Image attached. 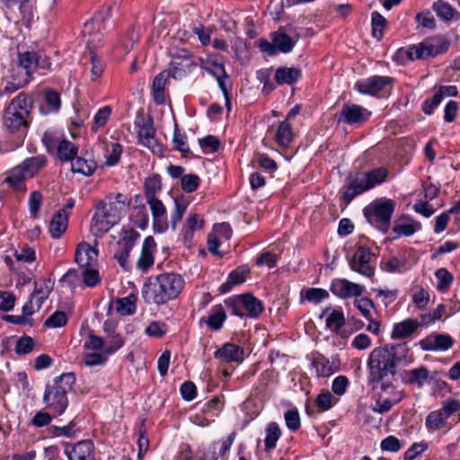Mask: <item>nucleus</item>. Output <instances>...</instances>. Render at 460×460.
I'll use <instances>...</instances> for the list:
<instances>
[{
  "label": "nucleus",
  "instance_id": "nucleus-1",
  "mask_svg": "<svg viewBox=\"0 0 460 460\" xmlns=\"http://www.w3.org/2000/svg\"><path fill=\"white\" fill-rule=\"evenodd\" d=\"M130 205L129 199L122 193H111L95 207L91 231L94 235H102L119 224Z\"/></svg>",
  "mask_w": 460,
  "mask_h": 460
},
{
  "label": "nucleus",
  "instance_id": "nucleus-2",
  "mask_svg": "<svg viewBox=\"0 0 460 460\" xmlns=\"http://www.w3.org/2000/svg\"><path fill=\"white\" fill-rule=\"evenodd\" d=\"M111 16V7L107 6L102 12L95 14L90 21L86 22L83 28V35L89 48L91 61V78L97 80L103 72L104 64L102 58L93 49H96L102 41L104 32L106 31L105 21Z\"/></svg>",
  "mask_w": 460,
  "mask_h": 460
},
{
  "label": "nucleus",
  "instance_id": "nucleus-3",
  "mask_svg": "<svg viewBox=\"0 0 460 460\" xmlns=\"http://www.w3.org/2000/svg\"><path fill=\"white\" fill-rule=\"evenodd\" d=\"M185 281L177 273H162L153 281L146 283L142 288V296L146 303L158 305L175 299L182 291Z\"/></svg>",
  "mask_w": 460,
  "mask_h": 460
},
{
  "label": "nucleus",
  "instance_id": "nucleus-4",
  "mask_svg": "<svg viewBox=\"0 0 460 460\" xmlns=\"http://www.w3.org/2000/svg\"><path fill=\"white\" fill-rule=\"evenodd\" d=\"M75 377L72 373L62 374L45 386L43 402L45 407L57 415L64 413L68 405L67 394L73 389Z\"/></svg>",
  "mask_w": 460,
  "mask_h": 460
},
{
  "label": "nucleus",
  "instance_id": "nucleus-5",
  "mask_svg": "<svg viewBox=\"0 0 460 460\" xmlns=\"http://www.w3.org/2000/svg\"><path fill=\"white\" fill-rule=\"evenodd\" d=\"M31 108V98L25 93L18 94L4 112V127L11 133L25 134L29 128Z\"/></svg>",
  "mask_w": 460,
  "mask_h": 460
},
{
  "label": "nucleus",
  "instance_id": "nucleus-6",
  "mask_svg": "<svg viewBox=\"0 0 460 460\" xmlns=\"http://www.w3.org/2000/svg\"><path fill=\"white\" fill-rule=\"evenodd\" d=\"M459 411V400L450 397L443 401L439 409L430 411L425 418V427L428 432L450 430L456 422L449 420V418Z\"/></svg>",
  "mask_w": 460,
  "mask_h": 460
},
{
  "label": "nucleus",
  "instance_id": "nucleus-7",
  "mask_svg": "<svg viewBox=\"0 0 460 460\" xmlns=\"http://www.w3.org/2000/svg\"><path fill=\"white\" fill-rule=\"evenodd\" d=\"M45 164L44 155L27 158L11 170L4 181L14 190L24 192L26 190L25 181L32 178Z\"/></svg>",
  "mask_w": 460,
  "mask_h": 460
},
{
  "label": "nucleus",
  "instance_id": "nucleus-8",
  "mask_svg": "<svg viewBox=\"0 0 460 460\" xmlns=\"http://www.w3.org/2000/svg\"><path fill=\"white\" fill-rule=\"evenodd\" d=\"M394 208L395 202L393 199L382 198L369 203L363 209V214L370 225L385 231L388 228Z\"/></svg>",
  "mask_w": 460,
  "mask_h": 460
},
{
  "label": "nucleus",
  "instance_id": "nucleus-9",
  "mask_svg": "<svg viewBox=\"0 0 460 460\" xmlns=\"http://www.w3.org/2000/svg\"><path fill=\"white\" fill-rule=\"evenodd\" d=\"M225 304L231 314L240 318H257L264 310L263 303L250 293L228 297Z\"/></svg>",
  "mask_w": 460,
  "mask_h": 460
},
{
  "label": "nucleus",
  "instance_id": "nucleus-10",
  "mask_svg": "<svg viewBox=\"0 0 460 460\" xmlns=\"http://www.w3.org/2000/svg\"><path fill=\"white\" fill-rule=\"evenodd\" d=\"M367 365L369 378L374 382H380L395 374L396 367L390 360L387 349L384 347L376 348L371 351Z\"/></svg>",
  "mask_w": 460,
  "mask_h": 460
},
{
  "label": "nucleus",
  "instance_id": "nucleus-11",
  "mask_svg": "<svg viewBox=\"0 0 460 460\" xmlns=\"http://www.w3.org/2000/svg\"><path fill=\"white\" fill-rule=\"evenodd\" d=\"M139 237L140 234L133 228H123L119 233V238L114 245L113 257L125 270L130 266L129 254Z\"/></svg>",
  "mask_w": 460,
  "mask_h": 460
},
{
  "label": "nucleus",
  "instance_id": "nucleus-12",
  "mask_svg": "<svg viewBox=\"0 0 460 460\" xmlns=\"http://www.w3.org/2000/svg\"><path fill=\"white\" fill-rule=\"evenodd\" d=\"M139 142L157 155H163V146L155 138V129L153 120L144 117L138 118L136 122Z\"/></svg>",
  "mask_w": 460,
  "mask_h": 460
},
{
  "label": "nucleus",
  "instance_id": "nucleus-13",
  "mask_svg": "<svg viewBox=\"0 0 460 460\" xmlns=\"http://www.w3.org/2000/svg\"><path fill=\"white\" fill-rule=\"evenodd\" d=\"M373 254L369 249L358 247L349 261L350 269L358 274L371 278L375 274V266L372 263Z\"/></svg>",
  "mask_w": 460,
  "mask_h": 460
},
{
  "label": "nucleus",
  "instance_id": "nucleus-14",
  "mask_svg": "<svg viewBox=\"0 0 460 460\" xmlns=\"http://www.w3.org/2000/svg\"><path fill=\"white\" fill-rule=\"evenodd\" d=\"M370 190L365 172H357L347 178L342 187V198L346 203H349L355 197Z\"/></svg>",
  "mask_w": 460,
  "mask_h": 460
},
{
  "label": "nucleus",
  "instance_id": "nucleus-15",
  "mask_svg": "<svg viewBox=\"0 0 460 460\" xmlns=\"http://www.w3.org/2000/svg\"><path fill=\"white\" fill-rule=\"evenodd\" d=\"M411 251L403 250L397 255L391 256L384 260L381 263L382 269L389 273H404L410 270L415 263V260H411Z\"/></svg>",
  "mask_w": 460,
  "mask_h": 460
},
{
  "label": "nucleus",
  "instance_id": "nucleus-16",
  "mask_svg": "<svg viewBox=\"0 0 460 460\" xmlns=\"http://www.w3.org/2000/svg\"><path fill=\"white\" fill-rule=\"evenodd\" d=\"M454 344L453 338L447 333L432 332L419 341L423 351H447Z\"/></svg>",
  "mask_w": 460,
  "mask_h": 460
},
{
  "label": "nucleus",
  "instance_id": "nucleus-17",
  "mask_svg": "<svg viewBox=\"0 0 460 460\" xmlns=\"http://www.w3.org/2000/svg\"><path fill=\"white\" fill-rule=\"evenodd\" d=\"M392 82L393 78L390 76L373 75L357 81L355 89L362 94L376 95Z\"/></svg>",
  "mask_w": 460,
  "mask_h": 460
},
{
  "label": "nucleus",
  "instance_id": "nucleus-18",
  "mask_svg": "<svg viewBox=\"0 0 460 460\" xmlns=\"http://www.w3.org/2000/svg\"><path fill=\"white\" fill-rule=\"evenodd\" d=\"M157 252L156 243L153 236L145 238L136 267L141 272H146L155 263V254Z\"/></svg>",
  "mask_w": 460,
  "mask_h": 460
},
{
  "label": "nucleus",
  "instance_id": "nucleus-19",
  "mask_svg": "<svg viewBox=\"0 0 460 460\" xmlns=\"http://www.w3.org/2000/svg\"><path fill=\"white\" fill-rule=\"evenodd\" d=\"M365 288L363 286L349 281L345 279H335L332 281L331 291L340 298L360 296Z\"/></svg>",
  "mask_w": 460,
  "mask_h": 460
},
{
  "label": "nucleus",
  "instance_id": "nucleus-20",
  "mask_svg": "<svg viewBox=\"0 0 460 460\" xmlns=\"http://www.w3.org/2000/svg\"><path fill=\"white\" fill-rule=\"evenodd\" d=\"M371 112L357 104H345L338 116V122H344L349 125L367 121Z\"/></svg>",
  "mask_w": 460,
  "mask_h": 460
},
{
  "label": "nucleus",
  "instance_id": "nucleus-21",
  "mask_svg": "<svg viewBox=\"0 0 460 460\" xmlns=\"http://www.w3.org/2000/svg\"><path fill=\"white\" fill-rule=\"evenodd\" d=\"M150 207L154 219V229L157 233H164L168 229L167 211L164 203L157 198L146 199Z\"/></svg>",
  "mask_w": 460,
  "mask_h": 460
},
{
  "label": "nucleus",
  "instance_id": "nucleus-22",
  "mask_svg": "<svg viewBox=\"0 0 460 460\" xmlns=\"http://www.w3.org/2000/svg\"><path fill=\"white\" fill-rule=\"evenodd\" d=\"M321 318H325L327 329L335 332L343 339L348 338L349 333L341 328L345 324L344 314L341 310L331 309L330 307L323 311Z\"/></svg>",
  "mask_w": 460,
  "mask_h": 460
},
{
  "label": "nucleus",
  "instance_id": "nucleus-23",
  "mask_svg": "<svg viewBox=\"0 0 460 460\" xmlns=\"http://www.w3.org/2000/svg\"><path fill=\"white\" fill-rule=\"evenodd\" d=\"M99 252L88 243L82 242L75 251V262L80 268L97 267Z\"/></svg>",
  "mask_w": 460,
  "mask_h": 460
},
{
  "label": "nucleus",
  "instance_id": "nucleus-24",
  "mask_svg": "<svg viewBox=\"0 0 460 460\" xmlns=\"http://www.w3.org/2000/svg\"><path fill=\"white\" fill-rule=\"evenodd\" d=\"M443 51L441 46L435 45L431 41H423L409 48L407 56L411 60H418L436 57Z\"/></svg>",
  "mask_w": 460,
  "mask_h": 460
},
{
  "label": "nucleus",
  "instance_id": "nucleus-25",
  "mask_svg": "<svg viewBox=\"0 0 460 460\" xmlns=\"http://www.w3.org/2000/svg\"><path fill=\"white\" fill-rule=\"evenodd\" d=\"M214 357L223 362L241 363L243 360V349L234 343H226L214 352Z\"/></svg>",
  "mask_w": 460,
  "mask_h": 460
},
{
  "label": "nucleus",
  "instance_id": "nucleus-26",
  "mask_svg": "<svg viewBox=\"0 0 460 460\" xmlns=\"http://www.w3.org/2000/svg\"><path fill=\"white\" fill-rule=\"evenodd\" d=\"M384 349H387L390 360H392L395 367L398 364L408 365L413 361V358L410 355V349L406 343H399L392 346L386 345Z\"/></svg>",
  "mask_w": 460,
  "mask_h": 460
},
{
  "label": "nucleus",
  "instance_id": "nucleus-27",
  "mask_svg": "<svg viewBox=\"0 0 460 460\" xmlns=\"http://www.w3.org/2000/svg\"><path fill=\"white\" fill-rule=\"evenodd\" d=\"M420 325L421 323H420L417 320L411 318L405 319L394 325L391 338L393 340L407 339L415 333Z\"/></svg>",
  "mask_w": 460,
  "mask_h": 460
},
{
  "label": "nucleus",
  "instance_id": "nucleus-28",
  "mask_svg": "<svg viewBox=\"0 0 460 460\" xmlns=\"http://www.w3.org/2000/svg\"><path fill=\"white\" fill-rule=\"evenodd\" d=\"M169 73L165 71L161 72L154 78L153 97L155 103L162 104L165 102V89L169 84Z\"/></svg>",
  "mask_w": 460,
  "mask_h": 460
},
{
  "label": "nucleus",
  "instance_id": "nucleus-29",
  "mask_svg": "<svg viewBox=\"0 0 460 460\" xmlns=\"http://www.w3.org/2000/svg\"><path fill=\"white\" fill-rule=\"evenodd\" d=\"M93 444L89 440H83L75 444L71 450H66L68 460H91Z\"/></svg>",
  "mask_w": 460,
  "mask_h": 460
},
{
  "label": "nucleus",
  "instance_id": "nucleus-30",
  "mask_svg": "<svg viewBox=\"0 0 460 460\" xmlns=\"http://www.w3.org/2000/svg\"><path fill=\"white\" fill-rule=\"evenodd\" d=\"M191 60L189 58H176L170 63V67L165 72L169 73V77L181 79L190 72Z\"/></svg>",
  "mask_w": 460,
  "mask_h": 460
},
{
  "label": "nucleus",
  "instance_id": "nucleus-31",
  "mask_svg": "<svg viewBox=\"0 0 460 460\" xmlns=\"http://www.w3.org/2000/svg\"><path fill=\"white\" fill-rule=\"evenodd\" d=\"M68 216L65 210L56 212L49 224V233L55 239H58L67 227Z\"/></svg>",
  "mask_w": 460,
  "mask_h": 460
},
{
  "label": "nucleus",
  "instance_id": "nucleus-32",
  "mask_svg": "<svg viewBox=\"0 0 460 460\" xmlns=\"http://www.w3.org/2000/svg\"><path fill=\"white\" fill-rule=\"evenodd\" d=\"M301 76V71L295 67L281 66L276 69L274 78L278 84H293Z\"/></svg>",
  "mask_w": 460,
  "mask_h": 460
},
{
  "label": "nucleus",
  "instance_id": "nucleus-33",
  "mask_svg": "<svg viewBox=\"0 0 460 460\" xmlns=\"http://www.w3.org/2000/svg\"><path fill=\"white\" fill-rule=\"evenodd\" d=\"M226 320V313L222 305H216L211 307L209 314L205 323L213 331H219Z\"/></svg>",
  "mask_w": 460,
  "mask_h": 460
},
{
  "label": "nucleus",
  "instance_id": "nucleus-34",
  "mask_svg": "<svg viewBox=\"0 0 460 460\" xmlns=\"http://www.w3.org/2000/svg\"><path fill=\"white\" fill-rule=\"evenodd\" d=\"M250 270L247 266H241L233 270L227 279V281L221 285L220 290L223 293L230 291L234 286L243 284L245 281Z\"/></svg>",
  "mask_w": 460,
  "mask_h": 460
},
{
  "label": "nucleus",
  "instance_id": "nucleus-35",
  "mask_svg": "<svg viewBox=\"0 0 460 460\" xmlns=\"http://www.w3.org/2000/svg\"><path fill=\"white\" fill-rule=\"evenodd\" d=\"M429 377V371L424 366L413 368L404 373V381L410 385L422 387Z\"/></svg>",
  "mask_w": 460,
  "mask_h": 460
},
{
  "label": "nucleus",
  "instance_id": "nucleus-36",
  "mask_svg": "<svg viewBox=\"0 0 460 460\" xmlns=\"http://www.w3.org/2000/svg\"><path fill=\"white\" fill-rule=\"evenodd\" d=\"M403 395L404 394H395V396L389 401L386 393H380L372 407V410L378 413L387 412L394 405L399 403L402 400Z\"/></svg>",
  "mask_w": 460,
  "mask_h": 460
},
{
  "label": "nucleus",
  "instance_id": "nucleus-37",
  "mask_svg": "<svg viewBox=\"0 0 460 460\" xmlns=\"http://www.w3.org/2000/svg\"><path fill=\"white\" fill-rule=\"evenodd\" d=\"M271 40L274 42L276 50L282 53H289L292 51L296 41L280 31L271 33Z\"/></svg>",
  "mask_w": 460,
  "mask_h": 460
},
{
  "label": "nucleus",
  "instance_id": "nucleus-38",
  "mask_svg": "<svg viewBox=\"0 0 460 460\" xmlns=\"http://www.w3.org/2000/svg\"><path fill=\"white\" fill-rule=\"evenodd\" d=\"M266 437L264 438L265 449L270 451L277 446L278 440L281 437V429L277 422H270L265 429Z\"/></svg>",
  "mask_w": 460,
  "mask_h": 460
},
{
  "label": "nucleus",
  "instance_id": "nucleus-39",
  "mask_svg": "<svg viewBox=\"0 0 460 460\" xmlns=\"http://www.w3.org/2000/svg\"><path fill=\"white\" fill-rule=\"evenodd\" d=\"M275 140L279 146L282 147H288L293 140V132L290 124L284 120L282 121L276 131Z\"/></svg>",
  "mask_w": 460,
  "mask_h": 460
},
{
  "label": "nucleus",
  "instance_id": "nucleus-40",
  "mask_svg": "<svg viewBox=\"0 0 460 460\" xmlns=\"http://www.w3.org/2000/svg\"><path fill=\"white\" fill-rule=\"evenodd\" d=\"M18 60L20 66L26 71V79L31 80L32 72L37 68V53L35 51L19 53Z\"/></svg>",
  "mask_w": 460,
  "mask_h": 460
},
{
  "label": "nucleus",
  "instance_id": "nucleus-41",
  "mask_svg": "<svg viewBox=\"0 0 460 460\" xmlns=\"http://www.w3.org/2000/svg\"><path fill=\"white\" fill-rule=\"evenodd\" d=\"M314 367L316 369L318 376L326 377L334 374L338 370V366L334 362L323 356L316 358L313 362Z\"/></svg>",
  "mask_w": 460,
  "mask_h": 460
},
{
  "label": "nucleus",
  "instance_id": "nucleus-42",
  "mask_svg": "<svg viewBox=\"0 0 460 460\" xmlns=\"http://www.w3.org/2000/svg\"><path fill=\"white\" fill-rule=\"evenodd\" d=\"M365 173L367 175L370 190L383 182H385L389 176V172L385 167L374 168Z\"/></svg>",
  "mask_w": 460,
  "mask_h": 460
},
{
  "label": "nucleus",
  "instance_id": "nucleus-43",
  "mask_svg": "<svg viewBox=\"0 0 460 460\" xmlns=\"http://www.w3.org/2000/svg\"><path fill=\"white\" fill-rule=\"evenodd\" d=\"M188 203L183 198L174 199V208L171 213V226L173 231L176 230L178 223L181 220L186 212Z\"/></svg>",
  "mask_w": 460,
  "mask_h": 460
},
{
  "label": "nucleus",
  "instance_id": "nucleus-44",
  "mask_svg": "<svg viewBox=\"0 0 460 460\" xmlns=\"http://www.w3.org/2000/svg\"><path fill=\"white\" fill-rule=\"evenodd\" d=\"M203 226L204 221L198 214L189 215L185 224L184 239L190 240L193 236V232L202 229Z\"/></svg>",
  "mask_w": 460,
  "mask_h": 460
},
{
  "label": "nucleus",
  "instance_id": "nucleus-45",
  "mask_svg": "<svg viewBox=\"0 0 460 460\" xmlns=\"http://www.w3.org/2000/svg\"><path fill=\"white\" fill-rule=\"evenodd\" d=\"M372 35L376 40H380L384 35V30L386 27V19L378 12L371 13Z\"/></svg>",
  "mask_w": 460,
  "mask_h": 460
},
{
  "label": "nucleus",
  "instance_id": "nucleus-46",
  "mask_svg": "<svg viewBox=\"0 0 460 460\" xmlns=\"http://www.w3.org/2000/svg\"><path fill=\"white\" fill-rule=\"evenodd\" d=\"M328 296V292L323 288H310L301 292L302 299L314 304H319Z\"/></svg>",
  "mask_w": 460,
  "mask_h": 460
},
{
  "label": "nucleus",
  "instance_id": "nucleus-47",
  "mask_svg": "<svg viewBox=\"0 0 460 460\" xmlns=\"http://www.w3.org/2000/svg\"><path fill=\"white\" fill-rule=\"evenodd\" d=\"M136 300L134 295L118 299L116 303L117 311L121 315H131L136 312Z\"/></svg>",
  "mask_w": 460,
  "mask_h": 460
},
{
  "label": "nucleus",
  "instance_id": "nucleus-48",
  "mask_svg": "<svg viewBox=\"0 0 460 460\" xmlns=\"http://www.w3.org/2000/svg\"><path fill=\"white\" fill-rule=\"evenodd\" d=\"M96 169V164L93 160H87L82 157L72 163V170L75 172L82 173L84 175H91Z\"/></svg>",
  "mask_w": 460,
  "mask_h": 460
},
{
  "label": "nucleus",
  "instance_id": "nucleus-49",
  "mask_svg": "<svg viewBox=\"0 0 460 460\" xmlns=\"http://www.w3.org/2000/svg\"><path fill=\"white\" fill-rule=\"evenodd\" d=\"M122 153V146L117 142H112L107 145L105 152V164L113 166L119 161Z\"/></svg>",
  "mask_w": 460,
  "mask_h": 460
},
{
  "label": "nucleus",
  "instance_id": "nucleus-50",
  "mask_svg": "<svg viewBox=\"0 0 460 460\" xmlns=\"http://www.w3.org/2000/svg\"><path fill=\"white\" fill-rule=\"evenodd\" d=\"M235 438V433H231L226 439L215 442L213 444L212 460H217L219 456H223L231 447Z\"/></svg>",
  "mask_w": 460,
  "mask_h": 460
},
{
  "label": "nucleus",
  "instance_id": "nucleus-51",
  "mask_svg": "<svg viewBox=\"0 0 460 460\" xmlns=\"http://www.w3.org/2000/svg\"><path fill=\"white\" fill-rule=\"evenodd\" d=\"M161 190V178L159 175H152L145 181L146 199L156 198L155 194Z\"/></svg>",
  "mask_w": 460,
  "mask_h": 460
},
{
  "label": "nucleus",
  "instance_id": "nucleus-52",
  "mask_svg": "<svg viewBox=\"0 0 460 460\" xmlns=\"http://www.w3.org/2000/svg\"><path fill=\"white\" fill-rule=\"evenodd\" d=\"M76 153L75 146L67 140H62L58 146V157L63 161L73 160Z\"/></svg>",
  "mask_w": 460,
  "mask_h": 460
},
{
  "label": "nucleus",
  "instance_id": "nucleus-53",
  "mask_svg": "<svg viewBox=\"0 0 460 460\" xmlns=\"http://www.w3.org/2000/svg\"><path fill=\"white\" fill-rule=\"evenodd\" d=\"M436 14L444 21H450L455 14V9L447 2L438 1L433 4Z\"/></svg>",
  "mask_w": 460,
  "mask_h": 460
},
{
  "label": "nucleus",
  "instance_id": "nucleus-54",
  "mask_svg": "<svg viewBox=\"0 0 460 460\" xmlns=\"http://www.w3.org/2000/svg\"><path fill=\"white\" fill-rule=\"evenodd\" d=\"M125 343L124 339L119 334H113L104 341L103 352L108 355L115 353L118 349L123 347Z\"/></svg>",
  "mask_w": 460,
  "mask_h": 460
},
{
  "label": "nucleus",
  "instance_id": "nucleus-55",
  "mask_svg": "<svg viewBox=\"0 0 460 460\" xmlns=\"http://www.w3.org/2000/svg\"><path fill=\"white\" fill-rule=\"evenodd\" d=\"M83 281L87 287H94L101 281L100 274L96 267L81 268Z\"/></svg>",
  "mask_w": 460,
  "mask_h": 460
},
{
  "label": "nucleus",
  "instance_id": "nucleus-56",
  "mask_svg": "<svg viewBox=\"0 0 460 460\" xmlns=\"http://www.w3.org/2000/svg\"><path fill=\"white\" fill-rule=\"evenodd\" d=\"M54 283L49 279H40L35 282L33 294L47 299L53 289Z\"/></svg>",
  "mask_w": 460,
  "mask_h": 460
},
{
  "label": "nucleus",
  "instance_id": "nucleus-57",
  "mask_svg": "<svg viewBox=\"0 0 460 460\" xmlns=\"http://www.w3.org/2000/svg\"><path fill=\"white\" fill-rule=\"evenodd\" d=\"M111 114V108L110 106L101 108L93 118L92 129L97 131L100 128L103 127L107 123Z\"/></svg>",
  "mask_w": 460,
  "mask_h": 460
},
{
  "label": "nucleus",
  "instance_id": "nucleus-58",
  "mask_svg": "<svg viewBox=\"0 0 460 460\" xmlns=\"http://www.w3.org/2000/svg\"><path fill=\"white\" fill-rule=\"evenodd\" d=\"M46 299L41 296L31 294L30 300L22 306V313L26 316L32 315L36 311H39Z\"/></svg>",
  "mask_w": 460,
  "mask_h": 460
},
{
  "label": "nucleus",
  "instance_id": "nucleus-59",
  "mask_svg": "<svg viewBox=\"0 0 460 460\" xmlns=\"http://www.w3.org/2000/svg\"><path fill=\"white\" fill-rule=\"evenodd\" d=\"M168 328L164 323L159 321H153L145 329V333L149 337L161 338L166 334Z\"/></svg>",
  "mask_w": 460,
  "mask_h": 460
},
{
  "label": "nucleus",
  "instance_id": "nucleus-60",
  "mask_svg": "<svg viewBox=\"0 0 460 460\" xmlns=\"http://www.w3.org/2000/svg\"><path fill=\"white\" fill-rule=\"evenodd\" d=\"M45 101L49 112H58L61 106L60 95L58 92L48 90L45 93Z\"/></svg>",
  "mask_w": 460,
  "mask_h": 460
},
{
  "label": "nucleus",
  "instance_id": "nucleus-61",
  "mask_svg": "<svg viewBox=\"0 0 460 460\" xmlns=\"http://www.w3.org/2000/svg\"><path fill=\"white\" fill-rule=\"evenodd\" d=\"M354 305L367 320H370L372 317V310L375 308V305L371 299L361 297L356 299Z\"/></svg>",
  "mask_w": 460,
  "mask_h": 460
},
{
  "label": "nucleus",
  "instance_id": "nucleus-62",
  "mask_svg": "<svg viewBox=\"0 0 460 460\" xmlns=\"http://www.w3.org/2000/svg\"><path fill=\"white\" fill-rule=\"evenodd\" d=\"M336 401L337 399L330 392H326L316 397L315 404L320 411H325L331 409Z\"/></svg>",
  "mask_w": 460,
  "mask_h": 460
},
{
  "label": "nucleus",
  "instance_id": "nucleus-63",
  "mask_svg": "<svg viewBox=\"0 0 460 460\" xmlns=\"http://www.w3.org/2000/svg\"><path fill=\"white\" fill-rule=\"evenodd\" d=\"M200 179L197 174H185L181 179V188L185 192L195 191L199 185Z\"/></svg>",
  "mask_w": 460,
  "mask_h": 460
},
{
  "label": "nucleus",
  "instance_id": "nucleus-64",
  "mask_svg": "<svg viewBox=\"0 0 460 460\" xmlns=\"http://www.w3.org/2000/svg\"><path fill=\"white\" fill-rule=\"evenodd\" d=\"M14 257L17 262L31 263L35 261L36 254L32 248L29 247L28 245H24L14 252Z\"/></svg>",
  "mask_w": 460,
  "mask_h": 460
}]
</instances>
